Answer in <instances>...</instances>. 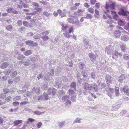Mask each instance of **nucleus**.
Segmentation results:
<instances>
[{
  "label": "nucleus",
  "instance_id": "c756f323",
  "mask_svg": "<svg viewBox=\"0 0 129 129\" xmlns=\"http://www.w3.org/2000/svg\"><path fill=\"white\" fill-rule=\"evenodd\" d=\"M25 43L27 45L30 46L32 44V42L31 41H27L25 42Z\"/></svg>",
  "mask_w": 129,
  "mask_h": 129
},
{
  "label": "nucleus",
  "instance_id": "2eb2a0df",
  "mask_svg": "<svg viewBox=\"0 0 129 129\" xmlns=\"http://www.w3.org/2000/svg\"><path fill=\"white\" fill-rule=\"evenodd\" d=\"M8 63L7 62H5L3 63L1 66V68L2 69H4L7 68L8 66Z\"/></svg>",
  "mask_w": 129,
  "mask_h": 129
},
{
  "label": "nucleus",
  "instance_id": "6e6d98bb",
  "mask_svg": "<svg viewBox=\"0 0 129 129\" xmlns=\"http://www.w3.org/2000/svg\"><path fill=\"white\" fill-rule=\"evenodd\" d=\"M20 79V77H18L16 78L15 79V82H17L19 81Z\"/></svg>",
  "mask_w": 129,
  "mask_h": 129
},
{
  "label": "nucleus",
  "instance_id": "a19ab883",
  "mask_svg": "<svg viewBox=\"0 0 129 129\" xmlns=\"http://www.w3.org/2000/svg\"><path fill=\"white\" fill-rule=\"evenodd\" d=\"M13 104L15 106H18L19 104V102H13Z\"/></svg>",
  "mask_w": 129,
  "mask_h": 129
},
{
  "label": "nucleus",
  "instance_id": "69168bd1",
  "mask_svg": "<svg viewBox=\"0 0 129 129\" xmlns=\"http://www.w3.org/2000/svg\"><path fill=\"white\" fill-rule=\"evenodd\" d=\"M33 5L34 6L37 7L39 6V5L38 4L35 3H33Z\"/></svg>",
  "mask_w": 129,
  "mask_h": 129
},
{
  "label": "nucleus",
  "instance_id": "680f3d73",
  "mask_svg": "<svg viewBox=\"0 0 129 129\" xmlns=\"http://www.w3.org/2000/svg\"><path fill=\"white\" fill-rule=\"evenodd\" d=\"M112 22V21L111 19L108 20L107 21V23L108 24H111Z\"/></svg>",
  "mask_w": 129,
  "mask_h": 129
},
{
  "label": "nucleus",
  "instance_id": "f257e3e1",
  "mask_svg": "<svg viewBox=\"0 0 129 129\" xmlns=\"http://www.w3.org/2000/svg\"><path fill=\"white\" fill-rule=\"evenodd\" d=\"M115 4L112 1H109L106 3L105 8L107 10V11L109 12V11L108 9H110V10H113L115 9Z\"/></svg>",
  "mask_w": 129,
  "mask_h": 129
},
{
  "label": "nucleus",
  "instance_id": "ea45409f",
  "mask_svg": "<svg viewBox=\"0 0 129 129\" xmlns=\"http://www.w3.org/2000/svg\"><path fill=\"white\" fill-rule=\"evenodd\" d=\"M11 99V97L10 96H9L7 97L5 99V100L7 102H9L10 101V100Z\"/></svg>",
  "mask_w": 129,
  "mask_h": 129
},
{
  "label": "nucleus",
  "instance_id": "3c124183",
  "mask_svg": "<svg viewBox=\"0 0 129 129\" xmlns=\"http://www.w3.org/2000/svg\"><path fill=\"white\" fill-rule=\"evenodd\" d=\"M27 103V102L26 101H24L21 102L20 104L21 106L25 105Z\"/></svg>",
  "mask_w": 129,
  "mask_h": 129
},
{
  "label": "nucleus",
  "instance_id": "0e129e2a",
  "mask_svg": "<svg viewBox=\"0 0 129 129\" xmlns=\"http://www.w3.org/2000/svg\"><path fill=\"white\" fill-rule=\"evenodd\" d=\"M13 81L12 79H10L8 81V83L9 84H11L13 83Z\"/></svg>",
  "mask_w": 129,
  "mask_h": 129
},
{
  "label": "nucleus",
  "instance_id": "c9c22d12",
  "mask_svg": "<svg viewBox=\"0 0 129 129\" xmlns=\"http://www.w3.org/2000/svg\"><path fill=\"white\" fill-rule=\"evenodd\" d=\"M23 25L25 26H30L29 24L26 21H24L23 22Z\"/></svg>",
  "mask_w": 129,
  "mask_h": 129
},
{
  "label": "nucleus",
  "instance_id": "a878e982",
  "mask_svg": "<svg viewBox=\"0 0 129 129\" xmlns=\"http://www.w3.org/2000/svg\"><path fill=\"white\" fill-rule=\"evenodd\" d=\"M69 33H73L74 32V28L73 26H71L70 27L69 30Z\"/></svg>",
  "mask_w": 129,
  "mask_h": 129
},
{
  "label": "nucleus",
  "instance_id": "49530a36",
  "mask_svg": "<svg viewBox=\"0 0 129 129\" xmlns=\"http://www.w3.org/2000/svg\"><path fill=\"white\" fill-rule=\"evenodd\" d=\"M100 4L99 3H97L96 4L95 7L97 9H99L100 8Z\"/></svg>",
  "mask_w": 129,
  "mask_h": 129
},
{
  "label": "nucleus",
  "instance_id": "4be33fe9",
  "mask_svg": "<svg viewBox=\"0 0 129 129\" xmlns=\"http://www.w3.org/2000/svg\"><path fill=\"white\" fill-rule=\"evenodd\" d=\"M25 57L22 54H19L17 57V58L19 60H21L25 58Z\"/></svg>",
  "mask_w": 129,
  "mask_h": 129
},
{
  "label": "nucleus",
  "instance_id": "aec40b11",
  "mask_svg": "<svg viewBox=\"0 0 129 129\" xmlns=\"http://www.w3.org/2000/svg\"><path fill=\"white\" fill-rule=\"evenodd\" d=\"M88 12L91 14H93L94 12V9L92 7H90L87 9Z\"/></svg>",
  "mask_w": 129,
  "mask_h": 129
},
{
  "label": "nucleus",
  "instance_id": "4c0bfd02",
  "mask_svg": "<svg viewBox=\"0 0 129 129\" xmlns=\"http://www.w3.org/2000/svg\"><path fill=\"white\" fill-rule=\"evenodd\" d=\"M20 98V96H15L13 99L14 101H16L19 100Z\"/></svg>",
  "mask_w": 129,
  "mask_h": 129
},
{
  "label": "nucleus",
  "instance_id": "2f4dec72",
  "mask_svg": "<svg viewBox=\"0 0 129 129\" xmlns=\"http://www.w3.org/2000/svg\"><path fill=\"white\" fill-rule=\"evenodd\" d=\"M123 58L125 59L128 60L129 59V55L128 54H124Z\"/></svg>",
  "mask_w": 129,
  "mask_h": 129
},
{
  "label": "nucleus",
  "instance_id": "09e8293b",
  "mask_svg": "<svg viewBox=\"0 0 129 129\" xmlns=\"http://www.w3.org/2000/svg\"><path fill=\"white\" fill-rule=\"evenodd\" d=\"M9 78V76H5L2 78L3 80H6Z\"/></svg>",
  "mask_w": 129,
  "mask_h": 129
},
{
  "label": "nucleus",
  "instance_id": "de8ad7c7",
  "mask_svg": "<svg viewBox=\"0 0 129 129\" xmlns=\"http://www.w3.org/2000/svg\"><path fill=\"white\" fill-rule=\"evenodd\" d=\"M96 2V0H90V2L92 5H94Z\"/></svg>",
  "mask_w": 129,
  "mask_h": 129
},
{
  "label": "nucleus",
  "instance_id": "bb28decb",
  "mask_svg": "<svg viewBox=\"0 0 129 129\" xmlns=\"http://www.w3.org/2000/svg\"><path fill=\"white\" fill-rule=\"evenodd\" d=\"M67 20L68 22L70 23L73 24L74 23V20L72 18H68L67 19Z\"/></svg>",
  "mask_w": 129,
  "mask_h": 129
},
{
  "label": "nucleus",
  "instance_id": "c85d7f7f",
  "mask_svg": "<svg viewBox=\"0 0 129 129\" xmlns=\"http://www.w3.org/2000/svg\"><path fill=\"white\" fill-rule=\"evenodd\" d=\"M6 29L10 31L12 29V26L11 25H9L6 27Z\"/></svg>",
  "mask_w": 129,
  "mask_h": 129
},
{
  "label": "nucleus",
  "instance_id": "f704fd0d",
  "mask_svg": "<svg viewBox=\"0 0 129 129\" xmlns=\"http://www.w3.org/2000/svg\"><path fill=\"white\" fill-rule=\"evenodd\" d=\"M113 18L115 20H117L118 19L119 16L117 14H116L113 16Z\"/></svg>",
  "mask_w": 129,
  "mask_h": 129
},
{
  "label": "nucleus",
  "instance_id": "5fc2aeb1",
  "mask_svg": "<svg viewBox=\"0 0 129 129\" xmlns=\"http://www.w3.org/2000/svg\"><path fill=\"white\" fill-rule=\"evenodd\" d=\"M6 95L5 93H2L1 94V97L2 98H4L6 96Z\"/></svg>",
  "mask_w": 129,
  "mask_h": 129
},
{
  "label": "nucleus",
  "instance_id": "ddd939ff",
  "mask_svg": "<svg viewBox=\"0 0 129 129\" xmlns=\"http://www.w3.org/2000/svg\"><path fill=\"white\" fill-rule=\"evenodd\" d=\"M23 122L22 120H17L13 122V123L14 126H17L18 125L21 123Z\"/></svg>",
  "mask_w": 129,
  "mask_h": 129
},
{
  "label": "nucleus",
  "instance_id": "4d7b16f0",
  "mask_svg": "<svg viewBox=\"0 0 129 129\" xmlns=\"http://www.w3.org/2000/svg\"><path fill=\"white\" fill-rule=\"evenodd\" d=\"M64 123L63 122H61L59 124V126L60 127H61L64 124Z\"/></svg>",
  "mask_w": 129,
  "mask_h": 129
},
{
  "label": "nucleus",
  "instance_id": "f8f14e48",
  "mask_svg": "<svg viewBox=\"0 0 129 129\" xmlns=\"http://www.w3.org/2000/svg\"><path fill=\"white\" fill-rule=\"evenodd\" d=\"M94 17L96 18H98L99 17V12L97 9L95 10V13L94 14Z\"/></svg>",
  "mask_w": 129,
  "mask_h": 129
},
{
  "label": "nucleus",
  "instance_id": "a211bd4d",
  "mask_svg": "<svg viewBox=\"0 0 129 129\" xmlns=\"http://www.w3.org/2000/svg\"><path fill=\"white\" fill-rule=\"evenodd\" d=\"M89 57L90 58V59L92 61L95 59V57L94 56V55L92 53H90L89 55Z\"/></svg>",
  "mask_w": 129,
  "mask_h": 129
},
{
  "label": "nucleus",
  "instance_id": "0eeeda50",
  "mask_svg": "<svg viewBox=\"0 0 129 129\" xmlns=\"http://www.w3.org/2000/svg\"><path fill=\"white\" fill-rule=\"evenodd\" d=\"M7 12L8 13H12L14 14H16L18 13V12L16 10L12 8H9L6 10Z\"/></svg>",
  "mask_w": 129,
  "mask_h": 129
},
{
  "label": "nucleus",
  "instance_id": "603ef678",
  "mask_svg": "<svg viewBox=\"0 0 129 129\" xmlns=\"http://www.w3.org/2000/svg\"><path fill=\"white\" fill-rule=\"evenodd\" d=\"M4 73L5 74L8 75L10 73V71L9 70L4 71Z\"/></svg>",
  "mask_w": 129,
  "mask_h": 129
},
{
  "label": "nucleus",
  "instance_id": "cd10ccee",
  "mask_svg": "<svg viewBox=\"0 0 129 129\" xmlns=\"http://www.w3.org/2000/svg\"><path fill=\"white\" fill-rule=\"evenodd\" d=\"M120 47L122 51L124 52L125 50V47L124 45H123L120 46Z\"/></svg>",
  "mask_w": 129,
  "mask_h": 129
},
{
  "label": "nucleus",
  "instance_id": "864d4df0",
  "mask_svg": "<svg viewBox=\"0 0 129 129\" xmlns=\"http://www.w3.org/2000/svg\"><path fill=\"white\" fill-rule=\"evenodd\" d=\"M84 6L87 8H88L90 7V5L87 3H85L84 4Z\"/></svg>",
  "mask_w": 129,
  "mask_h": 129
},
{
  "label": "nucleus",
  "instance_id": "1a4fd4ad",
  "mask_svg": "<svg viewBox=\"0 0 129 129\" xmlns=\"http://www.w3.org/2000/svg\"><path fill=\"white\" fill-rule=\"evenodd\" d=\"M97 87V85L95 83L93 84H89L88 88L89 90H91L93 89H96Z\"/></svg>",
  "mask_w": 129,
  "mask_h": 129
},
{
  "label": "nucleus",
  "instance_id": "338daca9",
  "mask_svg": "<svg viewBox=\"0 0 129 129\" xmlns=\"http://www.w3.org/2000/svg\"><path fill=\"white\" fill-rule=\"evenodd\" d=\"M75 122L76 123H80L81 122V121L80 119H77L75 120Z\"/></svg>",
  "mask_w": 129,
  "mask_h": 129
},
{
  "label": "nucleus",
  "instance_id": "5701e85b",
  "mask_svg": "<svg viewBox=\"0 0 129 129\" xmlns=\"http://www.w3.org/2000/svg\"><path fill=\"white\" fill-rule=\"evenodd\" d=\"M70 87L73 88H74L75 90L76 89V84L75 83L73 82L70 85Z\"/></svg>",
  "mask_w": 129,
  "mask_h": 129
},
{
  "label": "nucleus",
  "instance_id": "72a5a7b5",
  "mask_svg": "<svg viewBox=\"0 0 129 129\" xmlns=\"http://www.w3.org/2000/svg\"><path fill=\"white\" fill-rule=\"evenodd\" d=\"M41 38L43 40L46 41L48 39V37L47 36H42Z\"/></svg>",
  "mask_w": 129,
  "mask_h": 129
},
{
  "label": "nucleus",
  "instance_id": "58836bf2",
  "mask_svg": "<svg viewBox=\"0 0 129 129\" xmlns=\"http://www.w3.org/2000/svg\"><path fill=\"white\" fill-rule=\"evenodd\" d=\"M41 35L40 34L37 35H35L34 36V38L36 39H39L41 37Z\"/></svg>",
  "mask_w": 129,
  "mask_h": 129
},
{
  "label": "nucleus",
  "instance_id": "6e6552de",
  "mask_svg": "<svg viewBox=\"0 0 129 129\" xmlns=\"http://www.w3.org/2000/svg\"><path fill=\"white\" fill-rule=\"evenodd\" d=\"M32 122V119L29 118L28 119L27 121H25L24 122V124L23 126V127L20 129H25V128L27 125L28 124H29L30 123H31Z\"/></svg>",
  "mask_w": 129,
  "mask_h": 129
},
{
  "label": "nucleus",
  "instance_id": "13d9d810",
  "mask_svg": "<svg viewBox=\"0 0 129 129\" xmlns=\"http://www.w3.org/2000/svg\"><path fill=\"white\" fill-rule=\"evenodd\" d=\"M17 23L19 26H20L22 24V21L21 20H19L18 21Z\"/></svg>",
  "mask_w": 129,
  "mask_h": 129
},
{
  "label": "nucleus",
  "instance_id": "7ed1b4c3",
  "mask_svg": "<svg viewBox=\"0 0 129 129\" xmlns=\"http://www.w3.org/2000/svg\"><path fill=\"white\" fill-rule=\"evenodd\" d=\"M122 91L126 94L127 95L129 96V89L128 87L127 86H124L122 88Z\"/></svg>",
  "mask_w": 129,
  "mask_h": 129
},
{
  "label": "nucleus",
  "instance_id": "e2e57ef3",
  "mask_svg": "<svg viewBox=\"0 0 129 129\" xmlns=\"http://www.w3.org/2000/svg\"><path fill=\"white\" fill-rule=\"evenodd\" d=\"M76 98L74 96H73L71 98V100L72 102H75L76 101Z\"/></svg>",
  "mask_w": 129,
  "mask_h": 129
},
{
  "label": "nucleus",
  "instance_id": "79ce46f5",
  "mask_svg": "<svg viewBox=\"0 0 129 129\" xmlns=\"http://www.w3.org/2000/svg\"><path fill=\"white\" fill-rule=\"evenodd\" d=\"M17 72L16 71H15L12 73V74L11 75L12 77H14L16 76L17 75Z\"/></svg>",
  "mask_w": 129,
  "mask_h": 129
},
{
  "label": "nucleus",
  "instance_id": "a18cd8bd",
  "mask_svg": "<svg viewBox=\"0 0 129 129\" xmlns=\"http://www.w3.org/2000/svg\"><path fill=\"white\" fill-rule=\"evenodd\" d=\"M42 125V122H39L37 124V126L38 128H40Z\"/></svg>",
  "mask_w": 129,
  "mask_h": 129
},
{
  "label": "nucleus",
  "instance_id": "7c9ffc66",
  "mask_svg": "<svg viewBox=\"0 0 129 129\" xmlns=\"http://www.w3.org/2000/svg\"><path fill=\"white\" fill-rule=\"evenodd\" d=\"M36 11L37 12H39L42 11V9L41 8L38 7H36L35 8Z\"/></svg>",
  "mask_w": 129,
  "mask_h": 129
},
{
  "label": "nucleus",
  "instance_id": "39448f33",
  "mask_svg": "<svg viewBox=\"0 0 129 129\" xmlns=\"http://www.w3.org/2000/svg\"><path fill=\"white\" fill-rule=\"evenodd\" d=\"M111 76L109 75H107L105 77L106 82L108 84H109L112 82V80L111 79Z\"/></svg>",
  "mask_w": 129,
  "mask_h": 129
},
{
  "label": "nucleus",
  "instance_id": "20e7f679",
  "mask_svg": "<svg viewBox=\"0 0 129 129\" xmlns=\"http://www.w3.org/2000/svg\"><path fill=\"white\" fill-rule=\"evenodd\" d=\"M119 55L121 56H122V54L121 53H119L117 51H115L114 52L112 53V57L113 58L115 59L117 58Z\"/></svg>",
  "mask_w": 129,
  "mask_h": 129
},
{
  "label": "nucleus",
  "instance_id": "052dcab7",
  "mask_svg": "<svg viewBox=\"0 0 129 129\" xmlns=\"http://www.w3.org/2000/svg\"><path fill=\"white\" fill-rule=\"evenodd\" d=\"M43 14L44 15L46 16H48L49 15V13L47 12H43Z\"/></svg>",
  "mask_w": 129,
  "mask_h": 129
},
{
  "label": "nucleus",
  "instance_id": "393cba45",
  "mask_svg": "<svg viewBox=\"0 0 129 129\" xmlns=\"http://www.w3.org/2000/svg\"><path fill=\"white\" fill-rule=\"evenodd\" d=\"M89 85L88 83H85L84 85V88L86 90H89Z\"/></svg>",
  "mask_w": 129,
  "mask_h": 129
},
{
  "label": "nucleus",
  "instance_id": "8fccbe9b",
  "mask_svg": "<svg viewBox=\"0 0 129 129\" xmlns=\"http://www.w3.org/2000/svg\"><path fill=\"white\" fill-rule=\"evenodd\" d=\"M3 92L4 93L6 94L9 92V90L6 88H5L3 90Z\"/></svg>",
  "mask_w": 129,
  "mask_h": 129
},
{
  "label": "nucleus",
  "instance_id": "bf43d9fd",
  "mask_svg": "<svg viewBox=\"0 0 129 129\" xmlns=\"http://www.w3.org/2000/svg\"><path fill=\"white\" fill-rule=\"evenodd\" d=\"M34 113L35 114H36L38 115H40L42 113L41 112H39L38 111H34Z\"/></svg>",
  "mask_w": 129,
  "mask_h": 129
},
{
  "label": "nucleus",
  "instance_id": "e433bc0d",
  "mask_svg": "<svg viewBox=\"0 0 129 129\" xmlns=\"http://www.w3.org/2000/svg\"><path fill=\"white\" fill-rule=\"evenodd\" d=\"M69 92L70 94L71 95L75 93L74 90L70 89L69 90Z\"/></svg>",
  "mask_w": 129,
  "mask_h": 129
},
{
  "label": "nucleus",
  "instance_id": "9b49d317",
  "mask_svg": "<svg viewBox=\"0 0 129 129\" xmlns=\"http://www.w3.org/2000/svg\"><path fill=\"white\" fill-rule=\"evenodd\" d=\"M128 13V12L125 11L123 9H121V12H119L118 14L119 15H122L123 16H127V13Z\"/></svg>",
  "mask_w": 129,
  "mask_h": 129
},
{
  "label": "nucleus",
  "instance_id": "c03bdc74",
  "mask_svg": "<svg viewBox=\"0 0 129 129\" xmlns=\"http://www.w3.org/2000/svg\"><path fill=\"white\" fill-rule=\"evenodd\" d=\"M49 32L48 31H45L43 32L42 33H41L42 35H48L49 34Z\"/></svg>",
  "mask_w": 129,
  "mask_h": 129
},
{
  "label": "nucleus",
  "instance_id": "b1692460",
  "mask_svg": "<svg viewBox=\"0 0 129 129\" xmlns=\"http://www.w3.org/2000/svg\"><path fill=\"white\" fill-rule=\"evenodd\" d=\"M30 63V60H27L25 61L24 63V65L26 66H29Z\"/></svg>",
  "mask_w": 129,
  "mask_h": 129
},
{
  "label": "nucleus",
  "instance_id": "f03ea898",
  "mask_svg": "<svg viewBox=\"0 0 129 129\" xmlns=\"http://www.w3.org/2000/svg\"><path fill=\"white\" fill-rule=\"evenodd\" d=\"M22 3V2L21 0H17L16 4L18 6L17 8L21 9L22 7L25 8L26 7V5Z\"/></svg>",
  "mask_w": 129,
  "mask_h": 129
},
{
  "label": "nucleus",
  "instance_id": "412c9836",
  "mask_svg": "<svg viewBox=\"0 0 129 129\" xmlns=\"http://www.w3.org/2000/svg\"><path fill=\"white\" fill-rule=\"evenodd\" d=\"M69 34V32L68 33L67 31H66L64 33H63V34L65 37L69 38L71 36V35Z\"/></svg>",
  "mask_w": 129,
  "mask_h": 129
},
{
  "label": "nucleus",
  "instance_id": "37998d69",
  "mask_svg": "<svg viewBox=\"0 0 129 129\" xmlns=\"http://www.w3.org/2000/svg\"><path fill=\"white\" fill-rule=\"evenodd\" d=\"M69 97L67 95H65L62 97V100L65 101Z\"/></svg>",
  "mask_w": 129,
  "mask_h": 129
},
{
  "label": "nucleus",
  "instance_id": "423d86ee",
  "mask_svg": "<svg viewBox=\"0 0 129 129\" xmlns=\"http://www.w3.org/2000/svg\"><path fill=\"white\" fill-rule=\"evenodd\" d=\"M65 11V10H63V13L61 10L60 9H58L57 10V13L59 14V15L61 16V17L62 18L66 16V13L64 12Z\"/></svg>",
  "mask_w": 129,
  "mask_h": 129
},
{
  "label": "nucleus",
  "instance_id": "f3484780",
  "mask_svg": "<svg viewBox=\"0 0 129 129\" xmlns=\"http://www.w3.org/2000/svg\"><path fill=\"white\" fill-rule=\"evenodd\" d=\"M93 17V16L92 15L90 14H87L85 17H84V18L86 19H91Z\"/></svg>",
  "mask_w": 129,
  "mask_h": 129
},
{
  "label": "nucleus",
  "instance_id": "774afa93",
  "mask_svg": "<svg viewBox=\"0 0 129 129\" xmlns=\"http://www.w3.org/2000/svg\"><path fill=\"white\" fill-rule=\"evenodd\" d=\"M53 14L54 16H57L58 15V13L55 11L53 12Z\"/></svg>",
  "mask_w": 129,
  "mask_h": 129
},
{
  "label": "nucleus",
  "instance_id": "9d476101",
  "mask_svg": "<svg viewBox=\"0 0 129 129\" xmlns=\"http://www.w3.org/2000/svg\"><path fill=\"white\" fill-rule=\"evenodd\" d=\"M114 36L116 38H119L121 35V31L119 30H116L114 32Z\"/></svg>",
  "mask_w": 129,
  "mask_h": 129
},
{
  "label": "nucleus",
  "instance_id": "dca6fc26",
  "mask_svg": "<svg viewBox=\"0 0 129 129\" xmlns=\"http://www.w3.org/2000/svg\"><path fill=\"white\" fill-rule=\"evenodd\" d=\"M31 51L30 50H28L23 52L25 56H28L31 54Z\"/></svg>",
  "mask_w": 129,
  "mask_h": 129
},
{
  "label": "nucleus",
  "instance_id": "6ab92c4d",
  "mask_svg": "<svg viewBox=\"0 0 129 129\" xmlns=\"http://www.w3.org/2000/svg\"><path fill=\"white\" fill-rule=\"evenodd\" d=\"M115 93L116 96H117L119 94V89L118 87L115 86Z\"/></svg>",
  "mask_w": 129,
  "mask_h": 129
},
{
  "label": "nucleus",
  "instance_id": "473e14b6",
  "mask_svg": "<svg viewBox=\"0 0 129 129\" xmlns=\"http://www.w3.org/2000/svg\"><path fill=\"white\" fill-rule=\"evenodd\" d=\"M118 23L119 25L120 26H123L124 24L123 21L121 20H119L118 21Z\"/></svg>",
  "mask_w": 129,
  "mask_h": 129
},
{
  "label": "nucleus",
  "instance_id": "4468645a",
  "mask_svg": "<svg viewBox=\"0 0 129 129\" xmlns=\"http://www.w3.org/2000/svg\"><path fill=\"white\" fill-rule=\"evenodd\" d=\"M62 26L61 29L63 31H66L67 29L68 28V26L67 25H64L63 24H61Z\"/></svg>",
  "mask_w": 129,
  "mask_h": 129
}]
</instances>
